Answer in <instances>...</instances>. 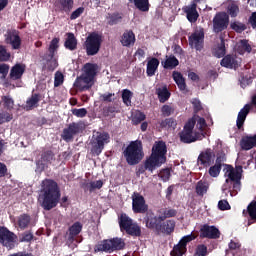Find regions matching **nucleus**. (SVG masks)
Wrapping results in <instances>:
<instances>
[{"instance_id":"f257e3e1","label":"nucleus","mask_w":256,"mask_h":256,"mask_svg":"<svg viewBox=\"0 0 256 256\" xmlns=\"http://www.w3.org/2000/svg\"><path fill=\"white\" fill-rule=\"evenodd\" d=\"M61 199V192L59 191V185L52 179H45L40 184V190L38 193V203L46 211H50L54 207H57Z\"/></svg>"},{"instance_id":"f03ea898","label":"nucleus","mask_w":256,"mask_h":256,"mask_svg":"<svg viewBox=\"0 0 256 256\" xmlns=\"http://www.w3.org/2000/svg\"><path fill=\"white\" fill-rule=\"evenodd\" d=\"M205 127H207L205 118L193 116L187 121L180 134L181 141L183 143H194V141L205 139Z\"/></svg>"},{"instance_id":"7ed1b4c3","label":"nucleus","mask_w":256,"mask_h":256,"mask_svg":"<svg viewBox=\"0 0 256 256\" xmlns=\"http://www.w3.org/2000/svg\"><path fill=\"white\" fill-rule=\"evenodd\" d=\"M164 163H167V145L163 141L155 142L151 155L146 159L144 167L148 171H155L157 167H161Z\"/></svg>"},{"instance_id":"20e7f679","label":"nucleus","mask_w":256,"mask_h":256,"mask_svg":"<svg viewBox=\"0 0 256 256\" xmlns=\"http://www.w3.org/2000/svg\"><path fill=\"white\" fill-rule=\"evenodd\" d=\"M97 75V64L87 63L82 68V75L79 76L75 82L74 87L80 91L91 89L95 83V76Z\"/></svg>"},{"instance_id":"39448f33","label":"nucleus","mask_w":256,"mask_h":256,"mask_svg":"<svg viewBox=\"0 0 256 256\" xmlns=\"http://www.w3.org/2000/svg\"><path fill=\"white\" fill-rule=\"evenodd\" d=\"M124 157L128 165H137L145 157L141 141L131 142L124 151Z\"/></svg>"},{"instance_id":"423d86ee","label":"nucleus","mask_w":256,"mask_h":256,"mask_svg":"<svg viewBox=\"0 0 256 256\" xmlns=\"http://www.w3.org/2000/svg\"><path fill=\"white\" fill-rule=\"evenodd\" d=\"M103 43V36L99 33H90L84 42V49L88 56L97 55L101 50V44Z\"/></svg>"},{"instance_id":"0eeeda50","label":"nucleus","mask_w":256,"mask_h":256,"mask_svg":"<svg viewBox=\"0 0 256 256\" xmlns=\"http://www.w3.org/2000/svg\"><path fill=\"white\" fill-rule=\"evenodd\" d=\"M242 173L243 167L241 166H237L236 168H233L232 166H226L225 177H228V179H226V182L222 186V192L224 193L225 197H227L228 193H231L230 187L232 181H239V179H241Z\"/></svg>"},{"instance_id":"6e6552de","label":"nucleus","mask_w":256,"mask_h":256,"mask_svg":"<svg viewBox=\"0 0 256 256\" xmlns=\"http://www.w3.org/2000/svg\"><path fill=\"white\" fill-rule=\"evenodd\" d=\"M120 229H124L128 235L132 237H139L141 235V227L137 223H133V220L126 214H121L119 218Z\"/></svg>"},{"instance_id":"1a4fd4ad","label":"nucleus","mask_w":256,"mask_h":256,"mask_svg":"<svg viewBox=\"0 0 256 256\" xmlns=\"http://www.w3.org/2000/svg\"><path fill=\"white\" fill-rule=\"evenodd\" d=\"M109 134L105 132H96L92 137V153L93 155H101L105 145L109 143Z\"/></svg>"},{"instance_id":"9d476101","label":"nucleus","mask_w":256,"mask_h":256,"mask_svg":"<svg viewBox=\"0 0 256 256\" xmlns=\"http://www.w3.org/2000/svg\"><path fill=\"white\" fill-rule=\"evenodd\" d=\"M0 245L8 251L17 246V236L6 227L0 226Z\"/></svg>"},{"instance_id":"9b49d317","label":"nucleus","mask_w":256,"mask_h":256,"mask_svg":"<svg viewBox=\"0 0 256 256\" xmlns=\"http://www.w3.org/2000/svg\"><path fill=\"white\" fill-rule=\"evenodd\" d=\"M204 41L205 32L203 31V28L196 29L189 37V45L192 49H196V51H201L203 49Z\"/></svg>"},{"instance_id":"f8f14e48","label":"nucleus","mask_w":256,"mask_h":256,"mask_svg":"<svg viewBox=\"0 0 256 256\" xmlns=\"http://www.w3.org/2000/svg\"><path fill=\"white\" fill-rule=\"evenodd\" d=\"M229 26V15L225 12H220L216 14L213 19V29L215 33H221V31H225Z\"/></svg>"},{"instance_id":"ddd939ff","label":"nucleus","mask_w":256,"mask_h":256,"mask_svg":"<svg viewBox=\"0 0 256 256\" xmlns=\"http://www.w3.org/2000/svg\"><path fill=\"white\" fill-rule=\"evenodd\" d=\"M195 235L190 234L182 237V239L179 241L178 244H176L173 247V250L171 251L172 256H183L187 252V243H190V241H193L195 239Z\"/></svg>"},{"instance_id":"4468645a","label":"nucleus","mask_w":256,"mask_h":256,"mask_svg":"<svg viewBox=\"0 0 256 256\" xmlns=\"http://www.w3.org/2000/svg\"><path fill=\"white\" fill-rule=\"evenodd\" d=\"M132 209L134 213H145L148 209L145 198L139 193L132 195Z\"/></svg>"},{"instance_id":"2eb2a0df","label":"nucleus","mask_w":256,"mask_h":256,"mask_svg":"<svg viewBox=\"0 0 256 256\" xmlns=\"http://www.w3.org/2000/svg\"><path fill=\"white\" fill-rule=\"evenodd\" d=\"M164 218L162 216H155L153 212H148L146 215V227L149 229H156L159 231L161 229V223H163Z\"/></svg>"},{"instance_id":"dca6fc26","label":"nucleus","mask_w":256,"mask_h":256,"mask_svg":"<svg viewBox=\"0 0 256 256\" xmlns=\"http://www.w3.org/2000/svg\"><path fill=\"white\" fill-rule=\"evenodd\" d=\"M213 161H215V154L211 150H206L198 156L197 165L200 168L209 167Z\"/></svg>"},{"instance_id":"f3484780","label":"nucleus","mask_w":256,"mask_h":256,"mask_svg":"<svg viewBox=\"0 0 256 256\" xmlns=\"http://www.w3.org/2000/svg\"><path fill=\"white\" fill-rule=\"evenodd\" d=\"M5 41L8 45H11L12 49H19L21 47V38L16 31L8 32Z\"/></svg>"},{"instance_id":"a211bd4d","label":"nucleus","mask_w":256,"mask_h":256,"mask_svg":"<svg viewBox=\"0 0 256 256\" xmlns=\"http://www.w3.org/2000/svg\"><path fill=\"white\" fill-rule=\"evenodd\" d=\"M219 229L214 226H203L201 228L200 237H208V239H217L219 238Z\"/></svg>"},{"instance_id":"6ab92c4d","label":"nucleus","mask_w":256,"mask_h":256,"mask_svg":"<svg viewBox=\"0 0 256 256\" xmlns=\"http://www.w3.org/2000/svg\"><path fill=\"white\" fill-rule=\"evenodd\" d=\"M120 42L123 47H132V45H135V33L131 30L125 31L121 36Z\"/></svg>"},{"instance_id":"aec40b11","label":"nucleus","mask_w":256,"mask_h":256,"mask_svg":"<svg viewBox=\"0 0 256 256\" xmlns=\"http://www.w3.org/2000/svg\"><path fill=\"white\" fill-rule=\"evenodd\" d=\"M239 63H241V60L233 56H226L221 61L222 67H227L228 69H237Z\"/></svg>"},{"instance_id":"412c9836","label":"nucleus","mask_w":256,"mask_h":256,"mask_svg":"<svg viewBox=\"0 0 256 256\" xmlns=\"http://www.w3.org/2000/svg\"><path fill=\"white\" fill-rule=\"evenodd\" d=\"M251 110V106L249 104H246L238 113L236 125L238 129H241L243 127V123H245V119H247V115H249V111Z\"/></svg>"},{"instance_id":"4be33fe9","label":"nucleus","mask_w":256,"mask_h":256,"mask_svg":"<svg viewBox=\"0 0 256 256\" xmlns=\"http://www.w3.org/2000/svg\"><path fill=\"white\" fill-rule=\"evenodd\" d=\"M240 145L245 151H249L250 149H253V147H256V134L254 136L243 137Z\"/></svg>"},{"instance_id":"5701e85b","label":"nucleus","mask_w":256,"mask_h":256,"mask_svg":"<svg viewBox=\"0 0 256 256\" xmlns=\"http://www.w3.org/2000/svg\"><path fill=\"white\" fill-rule=\"evenodd\" d=\"M76 133H79V126L75 123L70 124L69 127L64 130L62 138L64 141H71L73 135H76Z\"/></svg>"},{"instance_id":"b1692460","label":"nucleus","mask_w":256,"mask_h":256,"mask_svg":"<svg viewBox=\"0 0 256 256\" xmlns=\"http://www.w3.org/2000/svg\"><path fill=\"white\" fill-rule=\"evenodd\" d=\"M184 11L187 14V19L190 23H195L199 18V13H197V6L195 4L185 7Z\"/></svg>"},{"instance_id":"393cba45","label":"nucleus","mask_w":256,"mask_h":256,"mask_svg":"<svg viewBox=\"0 0 256 256\" xmlns=\"http://www.w3.org/2000/svg\"><path fill=\"white\" fill-rule=\"evenodd\" d=\"M159 67V60L157 58H150L147 62L146 73L148 77H153Z\"/></svg>"},{"instance_id":"a878e982","label":"nucleus","mask_w":256,"mask_h":256,"mask_svg":"<svg viewBox=\"0 0 256 256\" xmlns=\"http://www.w3.org/2000/svg\"><path fill=\"white\" fill-rule=\"evenodd\" d=\"M23 73H25V65L16 64L10 71V77L14 80L21 79V77H23Z\"/></svg>"},{"instance_id":"bb28decb","label":"nucleus","mask_w":256,"mask_h":256,"mask_svg":"<svg viewBox=\"0 0 256 256\" xmlns=\"http://www.w3.org/2000/svg\"><path fill=\"white\" fill-rule=\"evenodd\" d=\"M172 77L180 91H185V89L187 88V84H185V78H183V74L174 71Z\"/></svg>"},{"instance_id":"cd10ccee","label":"nucleus","mask_w":256,"mask_h":256,"mask_svg":"<svg viewBox=\"0 0 256 256\" xmlns=\"http://www.w3.org/2000/svg\"><path fill=\"white\" fill-rule=\"evenodd\" d=\"M95 251H105L106 253H113V239L104 240L102 243L96 246Z\"/></svg>"},{"instance_id":"c85d7f7f","label":"nucleus","mask_w":256,"mask_h":256,"mask_svg":"<svg viewBox=\"0 0 256 256\" xmlns=\"http://www.w3.org/2000/svg\"><path fill=\"white\" fill-rule=\"evenodd\" d=\"M64 45L66 49H69L70 51H75V49H77V38H75V34L68 33Z\"/></svg>"},{"instance_id":"c756f323","label":"nucleus","mask_w":256,"mask_h":256,"mask_svg":"<svg viewBox=\"0 0 256 256\" xmlns=\"http://www.w3.org/2000/svg\"><path fill=\"white\" fill-rule=\"evenodd\" d=\"M236 51L239 55H243L244 53H251V45L247 42V40H242L236 45Z\"/></svg>"},{"instance_id":"7c9ffc66","label":"nucleus","mask_w":256,"mask_h":256,"mask_svg":"<svg viewBox=\"0 0 256 256\" xmlns=\"http://www.w3.org/2000/svg\"><path fill=\"white\" fill-rule=\"evenodd\" d=\"M164 69H175L179 65V60L175 56H167L166 60L162 63Z\"/></svg>"},{"instance_id":"2f4dec72","label":"nucleus","mask_w":256,"mask_h":256,"mask_svg":"<svg viewBox=\"0 0 256 256\" xmlns=\"http://www.w3.org/2000/svg\"><path fill=\"white\" fill-rule=\"evenodd\" d=\"M158 231H161V233H166L169 235V233H173L175 231V221L169 220L163 226L160 225V229Z\"/></svg>"},{"instance_id":"473e14b6","label":"nucleus","mask_w":256,"mask_h":256,"mask_svg":"<svg viewBox=\"0 0 256 256\" xmlns=\"http://www.w3.org/2000/svg\"><path fill=\"white\" fill-rule=\"evenodd\" d=\"M157 95L159 98V101L161 103H165L171 97V94L169 93V90H167V86H164L162 88L157 89Z\"/></svg>"},{"instance_id":"72a5a7b5","label":"nucleus","mask_w":256,"mask_h":256,"mask_svg":"<svg viewBox=\"0 0 256 256\" xmlns=\"http://www.w3.org/2000/svg\"><path fill=\"white\" fill-rule=\"evenodd\" d=\"M10 121H13V113H11V110H0V125H3V123H9Z\"/></svg>"},{"instance_id":"f704fd0d","label":"nucleus","mask_w":256,"mask_h":256,"mask_svg":"<svg viewBox=\"0 0 256 256\" xmlns=\"http://www.w3.org/2000/svg\"><path fill=\"white\" fill-rule=\"evenodd\" d=\"M15 103L13 102V99H11L9 96H3L2 100L0 102V107L3 109H7V111H11Z\"/></svg>"},{"instance_id":"c9c22d12","label":"nucleus","mask_w":256,"mask_h":256,"mask_svg":"<svg viewBox=\"0 0 256 256\" xmlns=\"http://www.w3.org/2000/svg\"><path fill=\"white\" fill-rule=\"evenodd\" d=\"M38 103H39V96L38 95H33L26 102V106H25L26 111H31V109H34V107H37Z\"/></svg>"},{"instance_id":"e433bc0d","label":"nucleus","mask_w":256,"mask_h":256,"mask_svg":"<svg viewBox=\"0 0 256 256\" xmlns=\"http://www.w3.org/2000/svg\"><path fill=\"white\" fill-rule=\"evenodd\" d=\"M83 229V224L80 222H75L72 226L69 228V233L72 237H75L76 235H79Z\"/></svg>"},{"instance_id":"4c0bfd02","label":"nucleus","mask_w":256,"mask_h":256,"mask_svg":"<svg viewBox=\"0 0 256 256\" xmlns=\"http://www.w3.org/2000/svg\"><path fill=\"white\" fill-rule=\"evenodd\" d=\"M31 219L29 218L28 215L22 214L17 218V225L20 227V229H25L27 225H29V222Z\"/></svg>"},{"instance_id":"58836bf2","label":"nucleus","mask_w":256,"mask_h":256,"mask_svg":"<svg viewBox=\"0 0 256 256\" xmlns=\"http://www.w3.org/2000/svg\"><path fill=\"white\" fill-rule=\"evenodd\" d=\"M125 248V241L121 238H114L112 239V250L119 251Z\"/></svg>"},{"instance_id":"ea45409f","label":"nucleus","mask_w":256,"mask_h":256,"mask_svg":"<svg viewBox=\"0 0 256 256\" xmlns=\"http://www.w3.org/2000/svg\"><path fill=\"white\" fill-rule=\"evenodd\" d=\"M231 29L235 31L236 33H243L245 29H247V25L239 22V21H234L230 24Z\"/></svg>"},{"instance_id":"a19ab883","label":"nucleus","mask_w":256,"mask_h":256,"mask_svg":"<svg viewBox=\"0 0 256 256\" xmlns=\"http://www.w3.org/2000/svg\"><path fill=\"white\" fill-rule=\"evenodd\" d=\"M131 97H133V93L130 90H123L122 99L123 103L129 107L131 105Z\"/></svg>"},{"instance_id":"79ce46f5","label":"nucleus","mask_w":256,"mask_h":256,"mask_svg":"<svg viewBox=\"0 0 256 256\" xmlns=\"http://www.w3.org/2000/svg\"><path fill=\"white\" fill-rule=\"evenodd\" d=\"M63 81H65V76L57 71L54 75V87H60V85H63Z\"/></svg>"},{"instance_id":"37998d69","label":"nucleus","mask_w":256,"mask_h":256,"mask_svg":"<svg viewBox=\"0 0 256 256\" xmlns=\"http://www.w3.org/2000/svg\"><path fill=\"white\" fill-rule=\"evenodd\" d=\"M207 189H209V185H207V183L198 182L196 186V193L198 195H205V193H207Z\"/></svg>"},{"instance_id":"c03bdc74","label":"nucleus","mask_w":256,"mask_h":256,"mask_svg":"<svg viewBox=\"0 0 256 256\" xmlns=\"http://www.w3.org/2000/svg\"><path fill=\"white\" fill-rule=\"evenodd\" d=\"M214 55L215 57H223V55H225V43L223 42V40H221V44L214 48Z\"/></svg>"},{"instance_id":"a18cd8bd","label":"nucleus","mask_w":256,"mask_h":256,"mask_svg":"<svg viewBox=\"0 0 256 256\" xmlns=\"http://www.w3.org/2000/svg\"><path fill=\"white\" fill-rule=\"evenodd\" d=\"M248 214L250 219L256 221V201H252L248 206Z\"/></svg>"},{"instance_id":"49530a36","label":"nucleus","mask_w":256,"mask_h":256,"mask_svg":"<svg viewBox=\"0 0 256 256\" xmlns=\"http://www.w3.org/2000/svg\"><path fill=\"white\" fill-rule=\"evenodd\" d=\"M134 5L139 11H149V2L148 1H135Z\"/></svg>"},{"instance_id":"de8ad7c7","label":"nucleus","mask_w":256,"mask_h":256,"mask_svg":"<svg viewBox=\"0 0 256 256\" xmlns=\"http://www.w3.org/2000/svg\"><path fill=\"white\" fill-rule=\"evenodd\" d=\"M220 173H221V164H215L214 166H211L209 169V175L211 177H219Z\"/></svg>"},{"instance_id":"09e8293b","label":"nucleus","mask_w":256,"mask_h":256,"mask_svg":"<svg viewBox=\"0 0 256 256\" xmlns=\"http://www.w3.org/2000/svg\"><path fill=\"white\" fill-rule=\"evenodd\" d=\"M11 53L7 52L5 46H0V61H9Z\"/></svg>"},{"instance_id":"8fccbe9b","label":"nucleus","mask_w":256,"mask_h":256,"mask_svg":"<svg viewBox=\"0 0 256 256\" xmlns=\"http://www.w3.org/2000/svg\"><path fill=\"white\" fill-rule=\"evenodd\" d=\"M56 49H59V38H53L50 42L49 51L55 53Z\"/></svg>"},{"instance_id":"3c124183","label":"nucleus","mask_w":256,"mask_h":256,"mask_svg":"<svg viewBox=\"0 0 256 256\" xmlns=\"http://www.w3.org/2000/svg\"><path fill=\"white\" fill-rule=\"evenodd\" d=\"M228 13L231 17H237V15L239 14V7L235 4H231L228 7Z\"/></svg>"},{"instance_id":"603ef678","label":"nucleus","mask_w":256,"mask_h":256,"mask_svg":"<svg viewBox=\"0 0 256 256\" xmlns=\"http://www.w3.org/2000/svg\"><path fill=\"white\" fill-rule=\"evenodd\" d=\"M218 208L221 211H229V209H231V205H229V202H227V200H220L218 202Z\"/></svg>"},{"instance_id":"864d4df0","label":"nucleus","mask_w":256,"mask_h":256,"mask_svg":"<svg viewBox=\"0 0 256 256\" xmlns=\"http://www.w3.org/2000/svg\"><path fill=\"white\" fill-rule=\"evenodd\" d=\"M159 177L162 179V181H167L171 177V170L163 169L162 171H160Z\"/></svg>"},{"instance_id":"5fc2aeb1","label":"nucleus","mask_w":256,"mask_h":256,"mask_svg":"<svg viewBox=\"0 0 256 256\" xmlns=\"http://www.w3.org/2000/svg\"><path fill=\"white\" fill-rule=\"evenodd\" d=\"M177 215V211L174 209H166L163 211V214L160 217H163L164 220L169 218V217H175Z\"/></svg>"},{"instance_id":"6e6d98bb","label":"nucleus","mask_w":256,"mask_h":256,"mask_svg":"<svg viewBox=\"0 0 256 256\" xmlns=\"http://www.w3.org/2000/svg\"><path fill=\"white\" fill-rule=\"evenodd\" d=\"M84 11H85V8H83V7L77 8L74 12H72L70 19L75 20V19L81 17V15H83Z\"/></svg>"},{"instance_id":"4d7b16f0","label":"nucleus","mask_w":256,"mask_h":256,"mask_svg":"<svg viewBox=\"0 0 256 256\" xmlns=\"http://www.w3.org/2000/svg\"><path fill=\"white\" fill-rule=\"evenodd\" d=\"M72 114L75 115L76 117H85V115H87V109L85 108L73 109Z\"/></svg>"},{"instance_id":"13d9d810","label":"nucleus","mask_w":256,"mask_h":256,"mask_svg":"<svg viewBox=\"0 0 256 256\" xmlns=\"http://www.w3.org/2000/svg\"><path fill=\"white\" fill-rule=\"evenodd\" d=\"M174 111H175V109L169 105H164L162 107V113H163V115H166L167 117H169V115H171Z\"/></svg>"},{"instance_id":"bf43d9fd","label":"nucleus","mask_w":256,"mask_h":256,"mask_svg":"<svg viewBox=\"0 0 256 256\" xmlns=\"http://www.w3.org/2000/svg\"><path fill=\"white\" fill-rule=\"evenodd\" d=\"M8 73H9V65L1 64L0 65V75H2L3 79H5V77H7Z\"/></svg>"},{"instance_id":"052dcab7","label":"nucleus","mask_w":256,"mask_h":256,"mask_svg":"<svg viewBox=\"0 0 256 256\" xmlns=\"http://www.w3.org/2000/svg\"><path fill=\"white\" fill-rule=\"evenodd\" d=\"M207 255V247L200 245L196 249V256H205Z\"/></svg>"},{"instance_id":"680f3d73","label":"nucleus","mask_w":256,"mask_h":256,"mask_svg":"<svg viewBox=\"0 0 256 256\" xmlns=\"http://www.w3.org/2000/svg\"><path fill=\"white\" fill-rule=\"evenodd\" d=\"M141 121H145V114H143V112H137L133 118V122L137 124L141 123Z\"/></svg>"},{"instance_id":"e2e57ef3","label":"nucleus","mask_w":256,"mask_h":256,"mask_svg":"<svg viewBox=\"0 0 256 256\" xmlns=\"http://www.w3.org/2000/svg\"><path fill=\"white\" fill-rule=\"evenodd\" d=\"M103 187V181L97 180L90 183V189L93 191V189H101Z\"/></svg>"},{"instance_id":"0e129e2a","label":"nucleus","mask_w":256,"mask_h":256,"mask_svg":"<svg viewBox=\"0 0 256 256\" xmlns=\"http://www.w3.org/2000/svg\"><path fill=\"white\" fill-rule=\"evenodd\" d=\"M33 239V234L25 233L21 236L20 241L21 243L29 242Z\"/></svg>"},{"instance_id":"69168bd1","label":"nucleus","mask_w":256,"mask_h":256,"mask_svg":"<svg viewBox=\"0 0 256 256\" xmlns=\"http://www.w3.org/2000/svg\"><path fill=\"white\" fill-rule=\"evenodd\" d=\"M113 97H115V94H113V93H108V94H103V95H101V96H100V99H101L102 101H108V102H110V101H113Z\"/></svg>"},{"instance_id":"338daca9","label":"nucleus","mask_w":256,"mask_h":256,"mask_svg":"<svg viewBox=\"0 0 256 256\" xmlns=\"http://www.w3.org/2000/svg\"><path fill=\"white\" fill-rule=\"evenodd\" d=\"M248 21H249L250 25H251L254 29H256V12H254V13L251 14V16H250V18H249Z\"/></svg>"},{"instance_id":"774afa93","label":"nucleus","mask_w":256,"mask_h":256,"mask_svg":"<svg viewBox=\"0 0 256 256\" xmlns=\"http://www.w3.org/2000/svg\"><path fill=\"white\" fill-rule=\"evenodd\" d=\"M192 105L194 106L195 111L201 110V101H199L198 99H194L192 101Z\"/></svg>"}]
</instances>
